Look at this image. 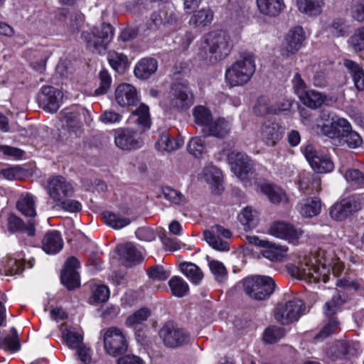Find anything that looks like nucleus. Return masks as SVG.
I'll return each mask as SVG.
<instances>
[{"mask_svg": "<svg viewBox=\"0 0 364 364\" xmlns=\"http://www.w3.org/2000/svg\"><path fill=\"white\" fill-rule=\"evenodd\" d=\"M278 109H279V108H276L266 97L258 98L253 108L255 114L262 117L268 114H277Z\"/></svg>", "mask_w": 364, "mask_h": 364, "instance_id": "nucleus-43", "label": "nucleus"}, {"mask_svg": "<svg viewBox=\"0 0 364 364\" xmlns=\"http://www.w3.org/2000/svg\"><path fill=\"white\" fill-rule=\"evenodd\" d=\"M114 141L119 149L124 150L139 149L143 145L141 136L129 129L118 130L115 134Z\"/></svg>", "mask_w": 364, "mask_h": 364, "instance_id": "nucleus-17", "label": "nucleus"}, {"mask_svg": "<svg viewBox=\"0 0 364 364\" xmlns=\"http://www.w3.org/2000/svg\"><path fill=\"white\" fill-rule=\"evenodd\" d=\"M350 128V123L344 118H333L331 123L323 124L321 128V133L332 139H341L344 133Z\"/></svg>", "mask_w": 364, "mask_h": 364, "instance_id": "nucleus-24", "label": "nucleus"}, {"mask_svg": "<svg viewBox=\"0 0 364 364\" xmlns=\"http://www.w3.org/2000/svg\"><path fill=\"white\" fill-rule=\"evenodd\" d=\"M114 36V28L109 23H103L101 30L96 29L91 33L82 32V38L87 48L93 53H102Z\"/></svg>", "mask_w": 364, "mask_h": 364, "instance_id": "nucleus-5", "label": "nucleus"}, {"mask_svg": "<svg viewBox=\"0 0 364 364\" xmlns=\"http://www.w3.org/2000/svg\"><path fill=\"white\" fill-rule=\"evenodd\" d=\"M348 43L356 52L364 50V26L353 33L348 40Z\"/></svg>", "mask_w": 364, "mask_h": 364, "instance_id": "nucleus-54", "label": "nucleus"}, {"mask_svg": "<svg viewBox=\"0 0 364 364\" xmlns=\"http://www.w3.org/2000/svg\"><path fill=\"white\" fill-rule=\"evenodd\" d=\"M211 273L214 275L215 280L218 282H223L227 279L228 272L224 264L215 259H211L208 262Z\"/></svg>", "mask_w": 364, "mask_h": 364, "instance_id": "nucleus-51", "label": "nucleus"}, {"mask_svg": "<svg viewBox=\"0 0 364 364\" xmlns=\"http://www.w3.org/2000/svg\"><path fill=\"white\" fill-rule=\"evenodd\" d=\"M275 282L269 276H252L243 280V289L247 295L255 300H265L274 292Z\"/></svg>", "mask_w": 364, "mask_h": 364, "instance_id": "nucleus-3", "label": "nucleus"}, {"mask_svg": "<svg viewBox=\"0 0 364 364\" xmlns=\"http://www.w3.org/2000/svg\"><path fill=\"white\" fill-rule=\"evenodd\" d=\"M254 55L245 53L225 71V80L230 87L242 86L247 83L255 72Z\"/></svg>", "mask_w": 364, "mask_h": 364, "instance_id": "nucleus-2", "label": "nucleus"}, {"mask_svg": "<svg viewBox=\"0 0 364 364\" xmlns=\"http://www.w3.org/2000/svg\"><path fill=\"white\" fill-rule=\"evenodd\" d=\"M195 122L205 128L212 121V114L209 109L204 106H196L193 110Z\"/></svg>", "mask_w": 364, "mask_h": 364, "instance_id": "nucleus-49", "label": "nucleus"}, {"mask_svg": "<svg viewBox=\"0 0 364 364\" xmlns=\"http://www.w3.org/2000/svg\"><path fill=\"white\" fill-rule=\"evenodd\" d=\"M344 65L350 73L354 85L358 90H364V71L355 62L351 60H345Z\"/></svg>", "mask_w": 364, "mask_h": 364, "instance_id": "nucleus-37", "label": "nucleus"}, {"mask_svg": "<svg viewBox=\"0 0 364 364\" xmlns=\"http://www.w3.org/2000/svg\"><path fill=\"white\" fill-rule=\"evenodd\" d=\"M199 178L211 186L213 192L220 193L222 191V173L217 167L213 166L205 167Z\"/></svg>", "mask_w": 364, "mask_h": 364, "instance_id": "nucleus-28", "label": "nucleus"}, {"mask_svg": "<svg viewBox=\"0 0 364 364\" xmlns=\"http://www.w3.org/2000/svg\"><path fill=\"white\" fill-rule=\"evenodd\" d=\"M159 334L164 344L168 348H177L189 341V335L171 322L164 324Z\"/></svg>", "mask_w": 364, "mask_h": 364, "instance_id": "nucleus-12", "label": "nucleus"}, {"mask_svg": "<svg viewBox=\"0 0 364 364\" xmlns=\"http://www.w3.org/2000/svg\"><path fill=\"white\" fill-rule=\"evenodd\" d=\"M158 235L166 250L176 251L181 248L180 242L176 238L168 237L164 229H160Z\"/></svg>", "mask_w": 364, "mask_h": 364, "instance_id": "nucleus-56", "label": "nucleus"}, {"mask_svg": "<svg viewBox=\"0 0 364 364\" xmlns=\"http://www.w3.org/2000/svg\"><path fill=\"white\" fill-rule=\"evenodd\" d=\"M343 269L338 258L331 257L323 250L317 255L304 256L297 264H288L287 269L293 277L309 283L327 282L331 271L338 275Z\"/></svg>", "mask_w": 364, "mask_h": 364, "instance_id": "nucleus-1", "label": "nucleus"}, {"mask_svg": "<svg viewBox=\"0 0 364 364\" xmlns=\"http://www.w3.org/2000/svg\"><path fill=\"white\" fill-rule=\"evenodd\" d=\"M350 11L355 20L364 21V0H352Z\"/></svg>", "mask_w": 364, "mask_h": 364, "instance_id": "nucleus-64", "label": "nucleus"}, {"mask_svg": "<svg viewBox=\"0 0 364 364\" xmlns=\"http://www.w3.org/2000/svg\"><path fill=\"white\" fill-rule=\"evenodd\" d=\"M151 19L156 25L164 24L172 26L176 23L177 16L174 9L171 7H164L159 13H154Z\"/></svg>", "mask_w": 364, "mask_h": 364, "instance_id": "nucleus-36", "label": "nucleus"}, {"mask_svg": "<svg viewBox=\"0 0 364 364\" xmlns=\"http://www.w3.org/2000/svg\"><path fill=\"white\" fill-rule=\"evenodd\" d=\"M305 39L304 28L300 26L293 27L284 36L280 49L281 55L286 58L294 55L301 49Z\"/></svg>", "mask_w": 364, "mask_h": 364, "instance_id": "nucleus-11", "label": "nucleus"}, {"mask_svg": "<svg viewBox=\"0 0 364 364\" xmlns=\"http://www.w3.org/2000/svg\"><path fill=\"white\" fill-rule=\"evenodd\" d=\"M213 18V13L209 9H202L195 13L190 18L189 23L193 26H206Z\"/></svg>", "mask_w": 364, "mask_h": 364, "instance_id": "nucleus-45", "label": "nucleus"}, {"mask_svg": "<svg viewBox=\"0 0 364 364\" xmlns=\"http://www.w3.org/2000/svg\"><path fill=\"white\" fill-rule=\"evenodd\" d=\"M89 115L84 107H76L67 108L62 112V122L70 132H76L82 126L81 116Z\"/></svg>", "mask_w": 364, "mask_h": 364, "instance_id": "nucleus-21", "label": "nucleus"}, {"mask_svg": "<svg viewBox=\"0 0 364 364\" xmlns=\"http://www.w3.org/2000/svg\"><path fill=\"white\" fill-rule=\"evenodd\" d=\"M301 151L315 172L326 173L333 171L334 165L331 159L318 152L312 145H306Z\"/></svg>", "mask_w": 364, "mask_h": 364, "instance_id": "nucleus-13", "label": "nucleus"}, {"mask_svg": "<svg viewBox=\"0 0 364 364\" xmlns=\"http://www.w3.org/2000/svg\"><path fill=\"white\" fill-rule=\"evenodd\" d=\"M344 301L345 300L342 298L340 293H337L332 297L331 301L325 304L323 309L325 314L329 317L334 315Z\"/></svg>", "mask_w": 364, "mask_h": 364, "instance_id": "nucleus-58", "label": "nucleus"}, {"mask_svg": "<svg viewBox=\"0 0 364 364\" xmlns=\"http://www.w3.org/2000/svg\"><path fill=\"white\" fill-rule=\"evenodd\" d=\"M269 232L276 237L289 242L296 241L302 233L301 230L296 229L291 224L284 222L274 223L271 225Z\"/></svg>", "mask_w": 364, "mask_h": 364, "instance_id": "nucleus-22", "label": "nucleus"}, {"mask_svg": "<svg viewBox=\"0 0 364 364\" xmlns=\"http://www.w3.org/2000/svg\"><path fill=\"white\" fill-rule=\"evenodd\" d=\"M360 343L353 341H338L331 346L326 351V354L336 359L341 356L355 355L358 353Z\"/></svg>", "mask_w": 364, "mask_h": 364, "instance_id": "nucleus-23", "label": "nucleus"}, {"mask_svg": "<svg viewBox=\"0 0 364 364\" xmlns=\"http://www.w3.org/2000/svg\"><path fill=\"white\" fill-rule=\"evenodd\" d=\"M285 334L284 328L271 326L267 328L264 333V341L268 343H274L279 341Z\"/></svg>", "mask_w": 364, "mask_h": 364, "instance_id": "nucleus-55", "label": "nucleus"}, {"mask_svg": "<svg viewBox=\"0 0 364 364\" xmlns=\"http://www.w3.org/2000/svg\"><path fill=\"white\" fill-rule=\"evenodd\" d=\"M362 200L358 196H350L334 204L330 215L336 220H342L361 208Z\"/></svg>", "mask_w": 364, "mask_h": 364, "instance_id": "nucleus-14", "label": "nucleus"}, {"mask_svg": "<svg viewBox=\"0 0 364 364\" xmlns=\"http://www.w3.org/2000/svg\"><path fill=\"white\" fill-rule=\"evenodd\" d=\"M203 41L215 60L225 58L232 48L230 36L223 31L210 32Z\"/></svg>", "mask_w": 364, "mask_h": 364, "instance_id": "nucleus-7", "label": "nucleus"}, {"mask_svg": "<svg viewBox=\"0 0 364 364\" xmlns=\"http://www.w3.org/2000/svg\"><path fill=\"white\" fill-rule=\"evenodd\" d=\"M300 100L304 105L311 109H317L322 105H329L334 102L333 97L314 90H309L306 93L300 98Z\"/></svg>", "mask_w": 364, "mask_h": 364, "instance_id": "nucleus-26", "label": "nucleus"}, {"mask_svg": "<svg viewBox=\"0 0 364 364\" xmlns=\"http://www.w3.org/2000/svg\"><path fill=\"white\" fill-rule=\"evenodd\" d=\"M149 316L150 311L149 309L146 308H141L127 318L126 325L127 326H133L140 324L146 321Z\"/></svg>", "mask_w": 364, "mask_h": 364, "instance_id": "nucleus-57", "label": "nucleus"}, {"mask_svg": "<svg viewBox=\"0 0 364 364\" xmlns=\"http://www.w3.org/2000/svg\"><path fill=\"white\" fill-rule=\"evenodd\" d=\"M264 247V250L262 253L263 257L274 262L281 261L288 250V248L285 246L277 245L269 241Z\"/></svg>", "mask_w": 364, "mask_h": 364, "instance_id": "nucleus-40", "label": "nucleus"}, {"mask_svg": "<svg viewBox=\"0 0 364 364\" xmlns=\"http://www.w3.org/2000/svg\"><path fill=\"white\" fill-rule=\"evenodd\" d=\"M80 262L74 257L68 258L65 268L61 274V282L69 290L80 286L79 274L77 269L80 267Z\"/></svg>", "mask_w": 364, "mask_h": 364, "instance_id": "nucleus-19", "label": "nucleus"}, {"mask_svg": "<svg viewBox=\"0 0 364 364\" xmlns=\"http://www.w3.org/2000/svg\"><path fill=\"white\" fill-rule=\"evenodd\" d=\"M115 101L121 107L136 106L139 102V96L135 87L128 83L118 85L114 93Z\"/></svg>", "mask_w": 364, "mask_h": 364, "instance_id": "nucleus-16", "label": "nucleus"}, {"mask_svg": "<svg viewBox=\"0 0 364 364\" xmlns=\"http://www.w3.org/2000/svg\"><path fill=\"white\" fill-rule=\"evenodd\" d=\"M158 63L156 59L146 58L141 59L134 68L135 76L139 79H148L156 73Z\"/></svg>", "mask_w": 364, "mask_h": 364, "instance_id": "nucleus-31", "label": "nucleus"}, {"mask_svg": "<svg viewBox=\"0 0 364 364\" xmlns=\"http://www.w3.org/2000/svg\"><path fill=\"white\" fill-rule=\"evenodd\" d=\"M119 255L129 262H140L142 256L134 245L132 242H127L117 247Z\"/></svg>", "mask_w": 364, "mask_h": 364, "instance_id": "nucleus-46", "label": "nucleus"}, {"mask_svg": "<svg viewBox=\"0 0 364 364\" xmlns=\"http://www.w3.org/2000/svg\"><path fill=\"white\" fill-rule=\"evenodd\" d=\"M347 182L354 188L364 186V174L358 169H349L344 175Z\"/></svg>", "mask_w": 364, "mask_h": 364, "instance_id": "nucleus-53", "label": "nucleus"}, {"mask_svg": "<svg viewBox=\"0 0 364 364\" xmlns=\"http://www.w3.org/2000/svg\"><path fill=\"white\" fill-rule=\"evenodd\" d=\"M305 311L303 301L294 298L285 303H279L275 308L274 318L283 325L289 324L297 321Z\"/></svg>", "mask_w": 364, "mask_h": 364, "instance_id": "nucleus-9", "label": "nucleus"}, {"mask_svg": "<svg viewBox=\"0 0 364 364\" xmlns=\"http://www.w3.org/2000/svg\"><path fill=\"white\" fill-rule=\"evenodd\" d=\"M232 122L225 118L219 117L210 122L208 127L203 128L205 135L213 136L217 138H224L231 131Z\"/></svg>", "mask_w": 364, "mask_h": 364, "instance_id": "nucleus-25", "label": "nucleus"}, {"mask_svg": "<svg viewBox=\"0 0 364 364\" xmlns=\"http://www.w3.org/2000/svg\"><path fill=\"white\" fill-rule=\"evenodd\" d=\"M161 193L165 199L173 204L183 205L186 203L185 196L181 192L171 187L163 188Z\"/></svg>", "mask_w": 364, "mask_h": 364, "instance_id": "nucleus-52", "label": "nucleus"}, {"mask_svg": "<svg viewBox=\"0 0 364 364\" xmlns=\"http://www.w3.org/2000/svg\"><path fill=\"white\" fill-rule=\"evenodd\" d=\"M17 209L25 217L34 218L36 216L35 199L32 195H22L16 203Z\"/></svg>", "mask_w": 364, "mask_h": 364, "instance_id": "nucleus-35", "label": "nucleus"}, {"mask_svg": "<svg viewBox=\"0 0 364 364\" xmlns=\"http://www.w3.org/2000/svg\"><path fill=\"white\" fill-rule=\"evenodd\" d=\"M64 341L70 348H77L82 344L83 337L82 333L73 327H65L62 330Z\"/></svg>", "mask_w": 364, "mask_h": 364, "instance_id": "nucleus-41", "label": "nucleus"}, {"mask_svg": "<svg viewBox=\"0 0 364 364\" xmlns=\"http://www.w3.org/2000/svg\"><path fill=\"white\" fill-rule=\"evenodd\" d=\"M203 236L205 241L213 248L220 251H227L229 250L228 242L221 239V237L226 239L231 237L232 232L228 229L219 225H214L210 230H205Z\"/></svg>", "mask_w": 364, "mask_h": 364, "instance_id": "nucleus-15", "label": "nucleus"}, {"mask_svg": "<svg viewBox=\"0 0 364 364\" xmlns=\"http://www.w3.org/2000/svg\"><path fill=\"white\" fill-rule=\"evenodd\" d=\"M338 329V322L335 318H330L328 323L323 326L319 333L316 336V339H324L331 334L336 333Z\"/></svg>", "mask_w": 364, "mask_h": 364, "instance_id": "nucleus-63", "label": "nucleus"}, {"mask_svg": "<svg viewBox=\"0 0 364 364\" xmlns=\"http://www.w3.org/2000/svg\"><path fill=\"white\" fill-rule=\"evenodd\" d=\"M298 9L308 16H317L321 13L323 0H297Z\"/></svg>", "mask_w": 364, "mask_h": 364, "instance_id": "nucleus-39", "label": "nucleus"}, {"mask_svg": "<svg viewBox=\"0 0 364 364\" xmlns=\"http://www.w3.org/2000/svg\"><path fill=\"white\" fill-rule=\"evenodd\" d=\"M189 153L196 157H199L205 150V139L202 137L192 138L188 146Z\"/></svg>", "mask_w": 364, "mask_h": 364, "instance_id": "nucleus-61", "label": "nucleus"}, {"mask_svg": "<svg viewBox=\"0 0 364 364\" xmlns=\"http://www.w3.org/2000/svg\"><path fill=\"white\" fill-rule=\"evenodd\" d=\"M134 122L142 129H149L151 124L149 107L141 103L140 105L132 112Z\"/></svg>", "mask_w": 364, "mask_h": 364, "instance_id": "nucleus-34", "label": "nucleus"}, {"mask_svg": "<svg viewBox=\"0 0 364 364\" xmlns=\"http://www.w3.org/2000/svg\"><path fill=\"white\" fill-rule=\"evenodd\" d=\"M259 11L266 16H277L286 8L284 0H256Z\"/></svg>", "mask_w": 364, "mask_h": 364, "instance_id": "nucleus-30", "label": "nucleus"}, {"mask_svg": "<svg viewBox=\"0 0 364 364\" xmlns=\"http://www.w3.org/2000/svg\"><path fill=\"white\" fill-rule=\"evenodd\" d=\"M74 191L71 181L62 176H54L48 180V194L50 198L56 203L72 196Z\"/></svg>", "mask_w": 364, "mask_h": 364, "instance_id": "nucleus-10", "label": "nucleus"}, {"mask_svg": "<svg viewBox=\"0 0 364 364\" xmlns=\"http://www.w3.org/2000/svg\"><path fill=\"white\" fill-rule=\"evenodd\" d=\"M63 247V240L58 231L52 230L48 232L42 240V249L47 254L55 255Z\"/></svg>", "mask_w": 364, "mask_h": 364, "instance_id": "nucleus-29", "label": "nucleus"}, {"mask_svg": "<svg viewBox=\"0 0 364 364\" xmlns=\"http://www.w3.org/2000/svg\"><path fill=\"white\" fill-rule=\"evenodd\" d=\"M193 103V97L188 85L177 82L172 85L165 107L171 112L188 109Z\"/></svg>", "mask_w": 364, "mask_h": 364, "instance_id": "nucleus-6", "label": "nucleus"}, {"mask_svg": "<svg viewBox=\"0 0 364 364\" xmlns=\"http://www.w3.org/2000/svg\"><path fill=\"white\" fill-rule=\"evenodd\" d=\"M103 341L106 353L113 357L126 353L128 349L129 343L126 334L117 327H110L105 330Z\"/></svg>", "mask_w": 364, "mask_h": 364, "instance_id": "nucleus-8", "label": "nucleus"}, {"mask_svg": "<svg viewBox=\"0 0 364 364\" xmlns=\"http://www.w3.org/2000/svg\"><path fill=\"white\" fill-rule=\"evenodd\" d=\"M262 192L274 203H279L287 199L286 193L280 188L270 184L261 186Z\"/></svg>", "mask_w": 364, "mask_h": 364, "instance_id": "nucleus-47", "label": "nucleus"}, {"mask_svg": "<svg viewBox=\"0 0 364 364\" xmlns=\"http://www.w3.org/2000/svg\"><path fill=\"white\" fill-rule=\"evenodd\" d=\"M184 144L182 137H172L168 132L161 134L155 144V147L161 153H170L181 148Z\"/></svg>", "mask_w": 364, "mask_h": 364, "instance_id": "nucleus-27", "label": "nucleus"}, {"mask_svg": "<svg viewBox=\"0 0 364 364\" xmlns=\"http://www.w3.org/2000/svg\"><path fill=\"white\" fill-rule=\"evenodd\" d=\"M228 160L234 174L245 186L250 185L251 180L255 178L254 161L246 154L237 151H232L228 154Z\"/></svg>", "mask_w": 364, "mask_h": 364, "instance_id": "nucleus-4", "label": "nucleus"}, {"mask_svg": "<svg viewBox=\"0 0 364 364\" xmlns=\"http://www.w3.org/2000/svg\"><path fill=\"white\" fill-rule=\"evenodd\" d=\"M180 269L183 274L196 284H199L203 277V274L200 269L193 263H182Z\"/></svg>", "mask_w": 364, "mask_h": 364, "instance_id": "nucleus-44", "label": "nucleus"}, {"mask_svg": "<svg viewBox=\"0 0 364 364\" xmlns=\"http://www.w3.org/2000/svg\"><path fill=\"white\" fill-rule=\"evenodd\" d=\"M8 230L14 233L16 232H23L29 236L35 235V223L29 221L27 225H25L23 221L15 215H10L8 218Z\"/></svg>", "mask_w": 364, "mask_h": 364, "instance_id": "nucleus-33", "label": "nucleus"}, {"mask_svg": "<svg viewBox=\"0 0 364 364\" xmlns=\"http://www.w3.org/2000/svg\"><path fill=\"white\" fill-rule=\"evenodd\" d=\"M2 346L14 352L20 349L18 332L14 327L11 328V336H7L2 340Z\"/></svg>", "mask_w": 364, "mask_h": 364, "instance_id": "nucleus-59", "label": "nucleus"}, {"mask_svg": "<svg viewBox=\"0 0 364 364\" xmlns=\"http://www.w3.org/2000/svg\"><path fill=\"white\" fill-rule=\"evenodd\" d=\"M24 266L25 264L21 260L13 258L9 259L4 267L5 274L11 276L21 274L24 269Z\"/></svg>", "mask_w": 364, "mask_h": 364, "instance_id": "nucleus-62", "label": "nucleus"}, {"mask_svg": "<svg viewBox=\"0 0 364 364\" xmlns=\"http://www.w3.org/2000/svg\"><path fill=\"white\" fill-rule=\"evenodd\" d=\"M168 286L172 294L179 298L184 296L189 290L187 282L178 276L173 277L168 281Z\"/></svg>", "mask_w": 364, "mask_h": 364, "instance_id": "nucleus-48", "label": "nucleus"}, {"mask_svg": "<svg viewBox=\"0 0 364 364\" xmlns=\"http://www.w3.org/2000/svg\"><path fill=\"white\" fill-rule=\"evenodd\" d=\"M102 218L106 225L116 230L122 229L131 223L129 218L108 211L102 213Z\"/></svg>", "mask_w": 364, "mask_h": 364, "instance_id": "nucleus-42", "label": "nucleus"}, {"mask_svg": "<svg viewBox=\"0 0 364 364\" xmlns=\"http://www.w3.org/2000/svg\"><path fill=\"white\" fill-rule=\"evenodd\" d=\"M297 208L304 217L312 218L320 213L321 204L317 198H306L298 204Z\"/></svg>", "mask_w": 364, "mask_h": 364, "instance_id": "nucleus-32", "label": "nucleus"}, {"mask_svg": "<svg viewBox=\"0 0 364 364\" xmlns=\"http://www.w3.org/2000/svg\"><path fill=\"white\" fill-rule=\"evenodd\" d=\"M107 59L111 67L117 72L125 69L127 64V56L114 50L109 52Z\"/></svg>", "mask_w": 364, "mask_h": 364, "instance_id": "nucleus-50", "label": "nucleus"}, {"mask_svg": "<svg viewBox=\"0 0 364 364\" xmlns=\"http://www.w3.org/2000/svg\"><path fill=\"white\" fill-rule=\"evenodd\" d=\"M341 140L351 149L357 148L362 144L360 136L357 132L352 130L350 125L349 130L343 134Z\"/></svg>", "mask_w": 364, "mask_h": 364, "instance_id": "nucleus-60", "label": "nucleus"}, {"mask_svg": "<svg viewBox=\"0 0 364 364\" xmlns=\"http://www.w3.org/2000/svg\"><path fill=\"white\" fill-rule=\"evenodd\" d=\"M63 98V93L52 86H44L42 87L41 96V104L44 110L54 113L58 111L60 106Z\"/></svg>", "mask_w": 364, "mask_h": 364, "instance_id": "nucleus-20", "label": "nucleus"}, {"mask_svg": "<svg viewBox=\"0 0 364 364\" xmlns=\"http://www.w3.org/2000/svg\"><path fill=\"white\" fill-rule=\"evenodd\" d=\"M283 135L284 129L277 122L264 123L258 132V137L268 146H274Z\"/></svg>", "mask_w": 364, "mask_h": 364, "instance_id": "nucleus-18", "label": "nucleus"}, {"mask_svg": "<svg viewBox=\"0 0 364 364\" xmlns=\"http://www.w3.org/2000/svg\"><path fill=\"white\" fill-rule=\"evenodd\" d=\"M238 220L246 231L256 228L259 221L257 211L250 207L244 208L238 215Z\"/></svg>", "mask_w": 364, "mask_h": 364, "instance_id": "nucleus-38", "label": "nucleus"}]
</instances>
